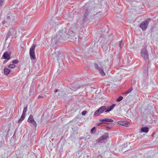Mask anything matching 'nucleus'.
I'll use <instances>...</instances> for the list:
<instances>
[{
  "label": "nucleus",
  "instance_id": "f257e3e1",
  "mask_svg": "<svg viewBox=\"0 0 158 158\" xmlns=\"http://www.w3.org/2000/svg\"><path fill=\"white\" fill-rule=\"evenodd\" d=\"M16 17L15 15L11 13L8 14L2 21V23L5 25H13L15 24Z\"/></svg>",
  "mask_w": 158,
  "mask_h": 158
},
{
  "label": "nucleus",
  "instance_id": "f03ea898",
  "mask_svg": "<svg viewBox=\"0 0 158 158\" xmlns=\"http://www.w3.org/2000/svg\"><path fill=\"white\" fill-rule=\"evenodd\" d=\"M63 29L59 30L56 35L52 39V41L56 44L57 42L61 41L62 40H65L64 35H63Z\"/></svg>",
  "mask_w": 158,
  "mask_h": 158
},
{
  "label": "nucleus",
  "instance_id": "7ed1b4c3",
  "mask_svg": "<svg viewBox=\"0 0 158 158\" xmlns=\"http://www.w3.org/2000/svg\"><path fill=\"white\" fill-rule=\"evenodd\" d=\"M151 21L150 18L144 20L140 24L139 27L141 28L143 31H145L147 28L148 23Z\"/></svg>",
  "mask_w": 158,
  "mask_h": 158
},
{
  "label": "nucleus",
  "instance_id": "20e7f679",
  "mask_svg": "<svg viewBox=\"0 0 158 158\" xmlns=\"http://www.w3.org/2000/svg\"><path fill=\"white\" fill-rule=\"evenodd\" d=\"M36 46V44H33L30 50V55L31 60H35L36 59L35 53V49Z\"/></svg>",
  "mask_w": 158,
  "mask_h": 158
},
{
  "label": "nucleus",
  "instance_id": "39448f33",
  "mask_svg": "<svg viewBox=\"0 0 158 158\" xmlns=\"http://www.w3.org/2000/svg\"><path fill=\"white\" fill-rule=\"evenodd\" d=\"M141 54L144 59L146 60H148V53L147 50L145 48L142 49L140 52Z\"/></svg>",
  "mask_w": 158,
  "mask_h": 158
},
{
  "label": "nucleus",
  "instance_id": "423d86ee",
  "mask_svg": "<svg viewBox=\"0 0 158 158\" xmlns=\"http://www.w3.org/2000/svg\"><path fill=\"white\" fill-rule=\"evenodd\" d=\"M15 33L16 32L14 29L13 28H10L7 35V39L10 37L13 38L15 36Z\"/></svg>",
  "mask_w": 158,
  "mask_h": 158
},
{
  "label": "nucleus",
  "instance_id": "0eeeda50",
  "mask_svg": "<svg viewBox=\"0 0 158 158\" xmlns=\"http://www.w3.org/2000/svg\"><path fill=\"white\" fill-rule=\"evenodd\" d=\"M108 133H104L102 136L97 140V141L98 143H102L103 142L104 140L106 139L108 137Z\"/></svg>",
  "mask_w": 158,
  "mask_h": 158
},
{
  "label": "nucleus",
  "instance_id": "6e6552de",
  "mask_svg": "<svg viewBox=\"0 0 158 158\" xmlns=\"http://www.w3.org/2000/svg\"><path fill=\"white\" fill-rule=\"evenodd\" d=\"M27 122L32 124L35 127L37 126V123L34 120L33 116L32 115H30L27 120Z\"/></svg>",
  "mask_w": 158,
  "mask_h": 158
},
{
  "label": "nucleus",
  "instance_id": "1a4fd4ad",
  "mask_svg": "<svg viewBox=\"0 0 158 158\" xmlns=\"http://www.w3.org/2000/svg\"><path fill=\"white\" fill-rule=\"evenodd\" d=\"M10 55L11 52H10L8 51L5 52L3 53L2 59H5L7 60H9L11 59Z\"/></svg>",
  "mask_w": 158,
  "mask_h": 158
},
{
  "label": "nucleus",
  "instance_id": "9d476101",
  "mask_svg": "<svg viewBox=\"0 0 158 158\" xmlns=\"http://www.w3.org/2000/svg\"><path fill=\"white\" fill-rule=\"evenodd\" d=\"M94 67L98 71L101 75L102 76L105 75V73L104 72L102 68L99 67L97 64H94Z\"/></svg>",
  "mask_w": 158,
  "mask_h": 158
},
{
  "label": "nucleus",
  "instance_id": "9b49d317",
  "mask_svg": "<svg viewBox=\"0 0 158 158\" xmlns=\"http://www.w3.org/2000/svg\"><path fill=\"white\" fill-rule=\"evenodd\" d=\"M118 123L120 125L126 127L130 124V123L127 121H118Z\"/></svg>",
  "mask_w": 158,
  "mask_h": 158
},
{
  "label": "nucleus",
  "instance_id": "f8f14e48",
  "mask_svg": "<svg viewBox=\"0 0 158 158\" xmlns=\"http://www.w3.org/2000/svg\"><path fill=\"white\" fill-rule=\"evenodd\" d=\"M106 107L105 106H102L100 107L98 110L101 114L103 113L106 110Z\"/></svg>",
  "mask_w": 158,
  "mask_h": 158
},
{
  "label": "nucleus",
  "instance_id": "ddd939ff",
  "mask_svg": "<svg viewBox=\"0 0 158 158\" xmlns=\"http://www.w3.org/2000/svg\"><path fill=\"white\" fill-rule=\"evenodd\" d=\"M99 121L100 122H114L113 119L110 118L101 119H100Z\"/></svg>",
  "mask_w": 158,
  "mask_h": 158
},
{
  "label": "nucleus",
  "instance_id": "4468645a",
  "mask_svg": "<svg viewBox=\"0 0 158 158\" xmlns=\"http://www.w3.org/2000/svg\"><path fill=\"white\" fill-rule=\"evenodd\" d=\"M3 71L4 74L5 75H7L10 73V69H9L7 68H5L4 69Z\"/></svg>",
  "mask_w": 158,
  "mask_h": 158
},
{
  "label": "nucleus",
  "instance_id": "2eb2a0df",
  "mask_svg": "<svg viewBox=\"0 0 158 158\" xmlns=\"http://www.w3.org/2000/svg\"><path fill=\"white\" fill-rule=\"evenodd\" d=\"M115 104H113L108 109H107L105 111V112H108L111 110L115 106Z\"/></svg>",
  "mask_w": 158,
  "mask_h": 158
},
{
  "label": "nucleus",
  "instance_id": "dca6fc26",
  "mask_svg": "<svg viewBox=\"0 0 158 158\" xmlns=\"http://www.w3.org/2000/svg\"><path fill=\"white\" fill-rule=\"evenodd\" d=\"M141 131L142 132L147 133L148 131V128L147 127H144L141 128Z\"/></svg>",
  "mask_w": 158,
  "mask_h": 158
},
{
  "label": "nucleus",
  "instance_id": "f3484780",
  "mask_svg": "<svg viewBox=\"0 0 158 158\" xmlns=\"http://www.w3.org/2000/svg\"><path fill=\"white\" fill-rule=\"evenodd\" d=\"M25 116L22 114L21 117L18 120V123H21L22 121L24 120V118H25Z\"/></svg>",
  "mask_w": 158,
  "mask_h": 158
},
{
  "label": "nucleus",
  "instance_id": "a211bd4d",
  "mask_svg": "<svg viewBox=\"0 0 158 158\" xmlns=\"http://www.w3.org/2000/svg\"><path fill=\"white\" fill-rule=\"evenodd\" d=\"M27 105H26V106L24 107V108L23 111V114H22L23 115L25 116V115L26 112L27 110Z\"/></svg>",
  "mask_w": 158,
  "mask_h": 158
},
{
  "label": "nucleus",
  "instance_id": "6ab92c4d",
  "mask_svg": "<svg viewBox=\"0 0 158 158\" xmlns=\"http://www.w3.org/2000/svg\"><path fill=\"white\" fill-rule=\"evenodd\" d=\"M133 90V88L132 87L130 88L128 90L124 92V94H128L131 92Z\"/></svg>",
  "mask_w": 158,
  "mask_h": 158
},
{
  "label": "nucleus",
  "instance_id": "aec40b11",
  "mask_svg": "<svg viewBox=\"0 0 158 158\" xmlns=\"http://www.w3.org/2000/svg\"><path fill=\"white\" fill-rule=\"evenodd\" d=\"M100 114H101L100 113L99 111L98 110L95 112L94 113V115L95 116H98Z\"/></svg>",
  "mask_w": 158,
  "mask_h": 158
},
{
  "label": "nucleus",
  "instance_id": "412c9836",
  "mask_svg": "<svg viewBox=\"0 0 158 158\" xmlns=\"http://www.w3.org/2000/svg\"><path fill=\"white\" fill-rule=\"evenodd\" d=\"M91 132L92 134H94L96 132V129L95 127H93L91 130Z\"/></svg>",
  "mask_w": 158,
  "mask_h": 158
},
{
  "label": "nucleus",
  "instance_id": "4be33fe9",
  "mask_svg": "<svg viewBox=\"0 0 158 158\" xmlns=\"http://www.w3.org/2000/svg\"><path fill=\"white\" fill-rule=\"evenodd\" d=\"M87 13V11L86 12V10L85 13V17H84L83 18V19L84 20V21H88V20L87 19V18L86 17V15H87L88 14Z\"/></svg>",
  "mask_w": 158,
  "mask_h": 158
},
{
  "label": "nucleus",
  "instance_id": "5701e85b",
  "mask_svg": "<svg viewBox=\"0 0 158 158\" xmlns=\"http://www.w3.org/2000/svg\"><path fill=\"white\" fill-rule=\"evenodd\" d=\"M15 67V65L14 64H10L8 65V67L9 68H13Z\"/></svg>",
  "mask_w": 158,
  "mask_h": 158
},
{
  "label": "nucleus",
  "instance_id": "b1692460",
  "mask_svg": "<svg viewBox=\"0 0 158 158\" xmlns=\"http://www.w3.org/2000/svg\"><path fill=\"white\" fill-rule=\"evenodd\" d=\"M123 98L122 96H120L119 97V98L117 99L116 101L118 102H119L121 101L123 99Z\"/></svg>",
  "mask_w": 158,
  "mask_h": 158
},
{
  "label": "nucleus",
  "instance_id": "393cba45",
  "mask_svg": "<svg viewBox=\"0 0 158 158\" xmlns=\"http://www.w3.org/2000/svg\"><path fill=\"white\" fill-rule=\"evenodd\" d=\"M122 40H121L120 41H119L117 43V44H118L119 46L120 47V48H121V46L122 44Z\"/></svg>",
  "mask_w": 158,
  "mask_h": 158
},
{
  "label": "nucleus",
  "instance_id": "a878e982",
  "mask_svg": "<svg viewBox=\"0 0 158 158\" xmlns=\"http://www.w3.org/2000/svg\"><path fill=\"white\" fill-rule=\"evenodd\" d=\"M18 62H19V61L18 60H13L12 61V62L14 64H17V63H18Z\"/></svg>",
  "mask_w": 158,
  "mask_h": 158
},
{
  "label": "nucleus",
  "instance_id": "bb28decb",
  "mask_svg": "<svg viewBox=\"0 0 158 158\" xmlns=\"http://www.w3.org/2000/svg\"><path fill=\"white\" fill-rule=\"evenodd\" d=\"M86 111H83L82 112L81 114H82L83 115H85L86 113Z\"/></svg>",
  "mask_w": 158,
  "mask_h": 158
},
{
  "label": "nucleus",
  "instance_id": "cd10ccee",
  "mask_svg": "<svg viewBox=\"0 0 158 158\" xmlns=\"http://www.w3.org/2000/svg\"><path fill=\"white\" fill-rule=\"evenodd\" d=\"M56 57H57V60H58V57H59L60 56V55H59L58 54H56Z\"/></svg>",
  "mask_w": 158,
  "mask_h": 158
},
{
  "label": "nucleus",
  "instance_id": "c85d7f7f",
  "mask_svg": "<svg viewBox=\"0 0 158 158\" xmlns=\"http://www.w3.org/2000/svg\"><path fill=\"white\" fill-rule=\"evenodd\" d=\"M8 60H5L3 62V64H5L7 61H8Z\"/></svg>",
  "mask_w": 158,
  "mask_h": 158
},
{
  "label": "nucleus",
  "instance_id": "c756f323",
  "mask_svg": "<svg viewBox=\"0 0 158 158\" xmlns=\"http://www.w3.org/2000/svg\"><path fill=\"white\" fill-rule=\"evenodd\" d=\"M101 122L100 123H98L97 124V125L98 126H100L101 124H102L103 123L102 122Z\"/></svg>",
  "mask_w": 158,
  "mask_h": 158
},
{
  "label": "nucleus",
  "instance_id": "7c9ffc66",
  "mask_svg": "<svg viewBox=\"0 0 158 158\" xmlns=\"http://www.w3.org/2000/svg\"><path fill=\"white\" fill-rule=\"evenodd\" d=\"M44 97H42V96H41L40 95H39L38 96V98L40 99V98H44Z\"/></svg>",
  "mask_w": 158,
  "mask_h": 158
},
{
  "label": "nucleus",
  "instance_id": "2f4dec72",
  "mask_svg": "<svg viewBox=\"0 0 158 158\" xmlns=\"http://www.w3.org/2000/svg\"><path fill=\"white\" fill-rule=\"evenodd\" d=\"M2 2L1 1H0V6H2Z\"/></svg>",
  "mask_w": 158,
  "mask_h": 158
},
{
  "label": "nucleus",
  "instance_id": "473e14b6",
  "mask_svg": "<svg viewBox=\"0 0 158 158\" xmlns=\"http://www.w3.org/2000/svg\"><path fill=\"white\" fill-rule=\"evenodd\" d=\"M58 91V90L56 89H55L54 91L55 93H56Z\"/></svg>",
  "mask_w": 158,
  "mask_h": 158
},
{
  "label": "nucleus",
  "instance_id": "72a5a7b5",
  "mask_svg": "<svg viewBox=\"0 0 158 158\" xmlns=\"http://www.w3.org/2000/svg\"><path fill=\"white\" fill-rule=\"evenodd\" d=\"M69 93H70L71 92V91L70 90H69Z\"/></svg>",
  "mask_w": 158,
  "mask_h": 158
},
{
  "label": "nucleus",
  "instance_id": "f704fd0d",
  "mask_svg": "<svg viewBox=\"0 0 158 158\" xmlns=\"http://www.w3.org/2000/svg\"><path fill=\"white\" fill-rule=\"evenodd\" d=\"M107 124H110V123H107Z\"/></svg>",
  "mask_w": 158,
  "mask_h": 158
}]
</instances>
